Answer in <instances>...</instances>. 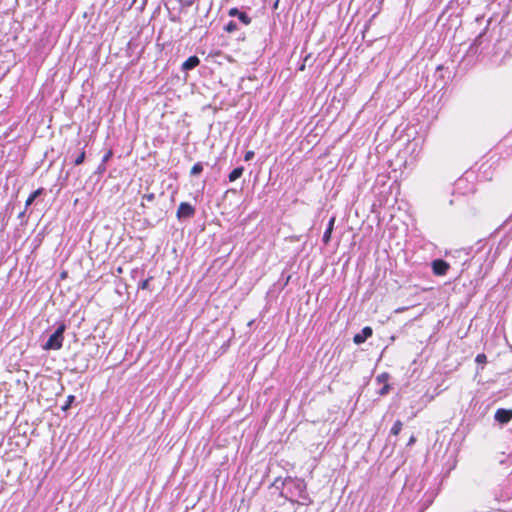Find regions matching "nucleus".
<instances>
[{
    "label": "nucleus",
    "instance_id": "f257e3e1",
    "mask_svg": "<svg viewBox=\"0 0 512 512\" xmlns=\"http://www.w3.org/2000/svg\"><path fill=\"white\" fill-rule=\"evenodd\" d=\"M282 486H285V492H281L287 500L300 505H311L313 503L307 492V484L303 479L287 477L283 480Z\"/></svg>",
    "mask_w": 512,
    "mask_h": 512
},
{
    "label": "nucleus",
    "instance_id": "f03ea898",
    "mask_svg": "<svg viewBox=\"0 0 512 512\" xmlns=\"http://www.w3.org/2000/svg\"><path fill=\"white\" fill-rule=\"evenodd\" d=\"M490 43L491 40L486 37V29H484L469 46L467 55L473 57L481 56L490 47Z\"/></svg>",
    "mask_w": 512,
    "mask_h": 512
},
{
    "label": "nucleus",
    "instance_id": "7ed1b4c3",
    "mask_svg": "<svg viewBox=\"0 0 512 512\" xmlns=\"http://www.w3.org/2000/svg\"><path fill=\"white\" fill-rule=\"evenodd\" d=\"M65 323L61 322L56 330L50 335L47 342L42 346L44 350H59L63 346Z\"/></svg>",
    "mask_w": 512,
    "mask_h": 512
},
{
    "label": "nucleus",
    "instance_id": "20e7f679",
    "mask_svg": "<svg viewBox=\"0 0 512 512\" xmlns=\"http://www.w3.org/2000/svg\"><path fill=\"white\" fill-rule=\"evenodd\" d=\"M196 209L188 202H181L178 206L176 217L179 221L190 219L195 215Z\"/></svg>",
    "mask_w": 512,
    "mask_h": 512
},
{
    "label": "nucleus",
    "instance_id": "39448f33",
    "mask_svg": "<svg viewBox=\"0 0 512 512\" xmlns=\"http://www.w3.org/2000/svg\"><path fill=\"white\" fill-rule=\"evenodd\" d=\"M432 271L437 276H444L447 274L450 265L443 259H435L431 263Z\"/></svg>",
    "mask_w": 512,
    "mask_h": 512
},
{
    "label": "nucleus",
    "instance_id": "423d86ee",
    "mask_svg": "<svg viewBox=\"0 0 512 512\" xmlns=\"http://www.w3.org/2000/svg\"><path fill=\"white\" fill-rule=\"evenodd\" d=\"M494 419L501 425L508 424L512 420V409H497L494 414Z\"/></svg>",
    "mask_w": 512,
    "mask_h": 512
},
{
    "label": "nucleus",
    "instance_id": "0eeeda50",
    "mask_svg": "<svg viewBox=\"0 0 512 512\" xmlns=\"http://www.w3.org/2000/svg\"><path fill=\"white\" fill-rule=\"evenodd\" d=\"M373 335V329L370 326H365L359 333L353 337V342L356 345L364 343L368 338Z\"/></svg>",
    "mask_w": 512,
    "mask_h": 512
},
{
    "label": "nucleus",
    "instance_id": "6e6552de",
    "mask_svg": "<svg viewBox=\"0 0 512 512\" xmlns=\"http://www.w3.org/2000/svg\"><path fill=\"white\" fill-rule=\"evenodd\" d=\"M228 15L238 18L244 25H249L252 21L251 17L246 12L240 11L237 7L229 9Z\"/></svg>",
    "mask_w": 512,
    "mask_h": 512
},
{
    "label": "nucleus",
    "instance_id": "1a4fd4ad",
    "mask_svg": "<svg viewBox=\"0 0 512 512\" xmlns=\"http://www.w3.org/2000/svg\"><path fill=\"white\" fill-rule=\"evenodd\" d=\"M200 64V59L198 58V56L196 55H193V56H190L188 59H186L182 65H181V70L182 71H190V70H193L194 68H196L198 65Z\"/></svg>",
    "mask_w": 512,
    "mask_h": 512
},
{
    "label": "nucleus",
    "instance_id": "9d476101",
    "mask_svg": "<svg viewBox=\"0 0 512 512\" xmlns=\"http://www.w3.org/2000/svg\"><path fill=\"white\" fill-rule=\"evenodd\" d=\"M335 222H336V217L335 216H332L329 219V221H328L326 230L324 231V234H323V237H322V241H323V243L325 245H327L330 242V240H331V236H332V232L334 230Z\"/></svg>",
    "mask_w": 512,
    "mask_h": 512
},
{
    "label": "nucleus",
    "instance_id": "9b49d317",
    "mask_svg": "<svg viewBox=\"0 0 512 512\" xmlns=\"http://www.w3.org/2000/svg\"><path fill=\"white\" fill-rule=\"evenodd\" d=\"M243 172H244L243 166L234 168L228 175L229 182H234L237 179H239L243 175Z\"/></svg>",
    "mask_w": 512,
    "mask_h": 512
},
{
    "label": "nucleus",
    "instance_id": "f8f14e48",
    "mask_svg": "<svg viewBox=\"0 0 512 512\" xmlns=\"http://www.w3.org/2000/svg\"><path fill=\"white\" fill-rule=\"evenodd\" d=\"M44 192V188H38L37 190L33 191L27 198L26 202H25V207H29L30 205H32V203L35 201V199L37 197H39L40 195H42Z\"/></svg>",
    "mask_w": 512,
    "mask_h": 512
},
{
    "label": "nucleus",
    "instance_id": "ddd939ff",
    "mask_svg": "<svg viewBox=\"0 0 512 512\" xmlns=\"http://www.w3.org/2000/svg\"><path fill=\"white\" fill-rule=\"evenodd\" d=\"M475 362L478 364L477 373L484 369V365L487 363V356L484 353H480L476 356Z\"/></svg>",
    "mask_w": 512,
    "mask_h": 512
},
{
    "label": "nucleus",
    "instance_id": "4468645a",
    "mask_svg": "<svg viewBox=\"0 0 512 512\" xmlns=\"http://www.w3.org/2000/svg\"><path fill=\"white\" fill-rule=\"evenodd\" d=\"M203 169H204V164L202 162H197L192 166L190 175L198 176L199 174H201L203 172Z\"/></svg>",
    "mask_w": 512,
    "mask_h": 512
},
{
    "label": "nucleus",
    "instance_id": "2eb2a0df",
    "mask_svg": "<svg viewBox=\"0 0 512 512\" xmlns=\"http://www.w3.org/2000/svg\"><path fill=\"white\" fill-rule=\"evenodd\" d=\"M389 378H390L389 373L383 372L376 376L375 383L377 385H383V384L385 385V383H388Z\"/></svg>",
    "mask_w": 512,
    "mask_h": 512
},
{
    "label": "nucleus",
    "instance_id": "dca6fc26",
    "mask_svg": "<svg viewBox=\"0 0 512 512\" xmlns=\"http://www.w3.org/2000/svg\"><path fill=\"white\" fill-rule=\"evenodd\" d=\"M403 423L400 420H396L390 430L391 435H398L402 429Z\"/></svg>",
    "mask_w": 512,
    "mask_h": 512
},
{
    "label": "nucleus",
    "instance_id": "f3484780",
    "mask_svg": "<svg viewBox=\"0 0 512 512\" xmlns=\"http://www.w3.org/2000/svg\"><path fill=\"white\" fill-rule=\"evenodd\" d=\"M238 29V25L235 21H229L225 26H224V31H226L227 33H232L234 31H236Z\"/></svg>",
    "mask_w": 512,
    "mask_h": 512
},
{
    "label": "nucleus",
    "instance_id": "a211bd4d",
    "mask_svg": "<svg viewBox=\"0 0 512 512\" xmlns=\"http://www.w3.org/2000/svg\"><path fill=\"white\" fill-rule=\"evenodd\" d=\"M391 386L388 383L383 384L378 390L377 394L379 396H385L390 392Z\"/></svg>",
    "mask_w": 512,
    "mask_h": 512
},
{
    "label": "nucleus",
    "instance_id": "6ab92c4d",
    "mask_svg": "<svg viewBox=\"0 0 512 512\" xmlns=\"http://www.w3.org/2000/svg\"><path fill=\"white\" fill-rule=\"evenodd\" d=\"M84 160H85V151H84V149H82V151L73 160V163H74V165H80L84 162Z\"/></svg>",
    "mask_w": 512,
    "mask_h": 512
},
{
    "label": "nucleus",
    "instance_id": "aec40b11",
    "mask_svg": "<svg viewBox=\"0 0 512 512\" xmlns=\"http://www.w3.org/2000/svg\"><path fill=\"white\" fill-rule=\"evenodd\" d=\"M152 280V277H149L143 281H141L139 284H138V288L139 289H143V290H149L150 289V281Z\"/></svg>",
    "mask_w": 512,
    "mask_h": 512
},
{
    "label": "nucleus",
    "instance_id": "412c9836",
    "mask_svg": "<svg viewBox=\"0 0 512 512\" xmlns=\"http://www.w3.org/2000/svg\"><path fill=\"white\" fill-rule=\"evenodd\" d=\"M284 479L282 478H276L274 480V482L272 483V486L275 487L276 489H281L282 492H285V486H282V482H283Z\"/></svg>",
    "mask_w": 512,
    "mask_h": 512
},
{
    "label": "nucleus",
    "instance_id": "4be33fe9",
    "mask_svg": "<svg viewBox=\"0 0 512 512\" xmlns=\"http://www.w3.org/2000/svg\"><path fill=\"white\" fill-rule=\"evenodd\" d=\"M75 400V396L74 395H69L67 397V400H66V403L62 406V410L63 411H66L70 408L71 404L74 402Z\"/></svg>",
    "mask_w": 512,
    "mask_h": 512
},
{
    "label": "nucleus",
    "instance_id": "5701e85b",
    "mask_svg": "<svg viewBox=\"0 0 512 512\" xmlns=\"http://www.w3.org/2000/svg\"><path fill=\"white\" fill-rule=\"evenodd\" d=\"M113 156V151L111 149H109L105 154L104 156L102 157V160L101 162H103L104 164H106L110 159L111 157Z\"/></svg>",
    "mask_w": 512,
    "mask_h": 512
},
{
    "label": "nucleus",
    "instance_id": "b1692460",
    "mask_svg": "<svg viewBox=\"0 0 512 512\" xmlns=\"http://www.w3.org/2000/svg\"><path fill=\"white\" fill-rule=\"evenodd\" d=\"M254 155H255L254 151H252V150L247 151L244 155V161L248 162V161L252 160L254 158Z\"/></svg>",
    "mask_w": 512,
    "mask_h": 512
},
{
    "label": "nucleus",
    "instance_id": "393cba45",
    "mask_svg": "<svg viewBox=\"0 0 512 512\" xmlns=\"http://www.w3.org/2000/svg\"><path fill=\"white\" fill-rule=\"evenodd\" d=\"M155 198H156V196H155V194H154V193L144 194V195H143V197H142V199H143V200H146V201H148V202H152V201H154V200H155Z\"/></svg>",
    "mask_w": 512,
    "mask_h": 512
},
{
    "label": "nucleus",
    "instance_id": "a878e982",
    "mask_svg": "<svg viewBox=\"0 0 512 512\" xmlns=\"http://www.w3.org/2000/svg\"><path fill=\"white\" fill-rule=\"evenodd\" d=\"M106 171V164L101 162L96 170V173L102 174Z\"/></svg>",
    "mask_w": 512,
    "mask_h": 512
},
{
    "label": "nucleus",
    "instance_id": "bb28decb",
    "mask_svg": "<svg viewBox=\"0 0 512 512\" xmlns=\"http://www.w3.org/2000/svg\"><path fill=\"white\" fill-rule=\"evenodd\" d=\"M415 441H416V438L414 436H411L409 441H408V443H407V445L410 446V445L414 444Z\"/></svg>",
    "mask_w": 512,
    "mask_h": 512
},
{
    "label": "nucleus",
    "instance_id": "cd10ccee",
    "mask_svg": "<svg viewBox=\"0 0 512 512\" xmlns=\"http://www.w3.org/2000/svg\"><path fill=\"white\" fill-rule=\"evenodd\" d=\"M279 1H280V0H276V1L273 3V5H272V9H273V10H276V9L278 8Z\"/></svg>",
    "mask_w": 512,
    "mask_h": 512
},
{
    "label": "nucleus",
    "instance_id": "c85d7f7f",
    "mask_svg": "<svg viewBox=\"0 0 512 512\" xmlns=\"http://www.w3.org/2000/svg\"><path fill=\"white\" fill-rule=\"evenodd\" d=\"M24 214H25V211L20 212L18 215V218H22L24 216Z\"/></svg>",
    "mask_w": 512,
    "mask_h": 512
},
{
    "label": "nucleus",
    "instance_id": "c756f323",
    "mask_svg": "<svg viewBox=\"0 0 512 512\" xmlns=\"http://www.w3.org/2000/svg\"><path fill=\"white\" fill-rule=\"evenodd\" d=\"M238 39L244 40L245 36L244 35H240V37Z\"/></svg>",
    "mask_w": 512,
    "mask_h": 512
},
{
    "label": "nucleus",
    "instance_id": "7c9ffc66",
    "mask_svg": "<svg viewBox=\"0 0 512 512\" xmlns=\"http://www.w3.org/2000/svg\"><path fill=\"white\" fill-rule=\"evenodd\" d=\"M430 503H432V499L428 501V503L425 505V508H426Z\"/></svg>",
    "mask_w": 512,
    "mask_h": 512
}]
</instances>
